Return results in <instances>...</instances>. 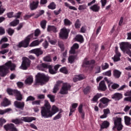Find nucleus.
<instances>
[{"label":"nucleus","mask_w":131,"mask_h":131,"mask_svg":"<svg viewBox=\"0 0 131 131\" xmlns=\"http://www.w3.org/2000/svg\"><path fill=\"white\" fill-rule=\"evenodd\" d=\"M40 109L42 118H50V117H52L53 115H55L56 113L59 112V108L55 105H53L51 107L48 100H45L44 106H41Z\"/></svg>","instance_id":"obj_1"},{"label":"nucleus","mask_w":131,"mask_h":131,"mask_svg":"<svg viewBox=\"0 0 131 131\" xmlns=\"http://www.w3.org/2000/svg\"><path fill=\"white\" fill-rule=\"evenodd\" d=\"M61 84H62V86L60 89L59 94L61 95H67L68 94V91H70L71 85L69 83H63L62 81H57L54 88H53V93L56 94L58 91H59V86H61Z\"/></svg>","instance_id":"obj_2"},{"label":"nucleus","mask_w":131,"mask_h":131,"mask_svg":"<svg viewBox=\"0 0 131 131\" xmlns=\"http://www.w3.org/2000/svg\"><path fill=\"white\" fill-rule=\"evenodd\" d=\"M16 68V64L12 63V61H9L5 64V66L0 67V75L1 76L4 77L7 75L10 69L11 71H14Z\"/></svg>","instance_id":"obj_3"},{"label":"nucleus","mask_w":131,"mask_h":131,"mask_svg":"<svg viewBox=\"0 0 131 131\" xmlns=\"http://www.w3.org/2000/svg\"><path fill=\"white\" fill-rule=\"evenodd\" d=\"M33 34H31L26 37L24 40L18 43V45L14 46L15 50H18V48H27L29 46V42L31 38H33Z\"/></svg>","instance_id":"obj_4"},{"label":"nucleus","mask_w":131,"mask_h":131,"mask_svg":"<svg viewBox=\"0 0 131 131\" xmlns=\"http://www.w3.org/2000/svg\"><path fill=\"white\" fill-rule=\"evenodd\" d=\"M36 80L38 83L45 84L46 82L49 81V77L46 76L44 74L38 73L36 76Z\"/></svg>","instance_id":"obj_5"},{"label":"nucleus","mask_w":131,"mask_h":131,"mask_svg":"<svg viewBox=\"0 0 131 131\" xmlns=\"http://www.w3.org/2000/svg\"><path fill=\"white\" fill-rule=\"evenodd\" d=\"M114 126L113 129L114 130L117 128V130H121L123 128V125L121 123V118L115 117L114 118Z\"/></svg>","instance_id":"obj_6"},{"label":"nucleus","mask_w":131,"mask_h":131,"mask_svg":"<svg viewBox=\"0 0 131 131\" xmlns=\"http://www.w3.org/2000/svg\"><path fill=\"white\" fill-rule=\"evenodd\" d=\"M100 103L99 104V108L103 109L106 108L108 106V104L111 102V100L108 99L107 97H103L100 99Z\"/></svg>","instance_id":"obj_7"},{"label":"nucleus","mask_w":131,"mask_h":131,"mask_svg":"<svg viewBox=\"0 0 131 131\" xmlns=\"http://www.w3.org/2000/svg\"><path fill=\"white\" fill-rule=\"evenodd\" d=\"M23 62L20 67V69H23V70H26L27 68L30 66V60L27 57H23Z\"/></svg>","instance_id":"obj_8"},{"label":"nucleus","mask_w":131,"mask_h":131,"mask_svg":"<svg viewBox=\"0 0 131 131\" xmlns=\"http://www.w3.org/2000/svg\"><path fill=\"white\" fill-rule=\"evenodd\" d=\"M69 30L65 28L61 29L59 33L60 38H62V39H66V38L68 37V34H69Z\"/></svg>","instance_id":"obj_9"},{"label":"nucleus","mask_w":131,"mask_h":131,"mask_svg":"<svg viewBox=\"0 0 131 131\" xmlns=\"http://www.w3.org/2000/svg\"><path fill=\"white\" fill-rule=\"evenodd\" d=\"M21 121L24 122H32V121L36 120V118L34 117H23L21 118Z\"/></svg>","instance_id":"obj_10"},{"label":"nucleus","mask_w":131,"mask_h":131,"mask_svg":"<svg viewBox=\"0 0 131 131\" xmlns=\"http://www.w3.org/2000/svg\"><path fill=\"white\" fill-rule=\"evenodd\" d=\"M29 53L31 54H35V55H37V57L40 56V55H42L43 52L40 48H37L35 49L31 50L29 51Z\"/></svg>","instance_id":"obj_11"},{"label":"nucleus","mask_w":131,"mask_h":131,"mask_svg":"<svg viewBox=\"0 0 131 131\" xmlns=\"http://www.w3.org/2000/svg\"><path fill=\"white\" fill-rule=\"evenodd\" d=\"M97 89L98 91H102L103 92H105V91L107 90V86L106 85V83H105V81H100Z\"/></svg>","instance_id":"obj_12"},{"label":"nucleus","mask_w":131,"mask_h":131,"mask_svg":"<svg viewBox=\"0 0 131 131\" xmlns=\"http://www.w3.org/2000/svg\"><path fill=\"white\" fill-rule=\"evenodd\" d=\"M108 88L110 91H112V90H116L119 88V84L117 83H113L112 82H110L108 84Z\"/></svg>","instance_id":"obj_13"},{"label":"nucleus","mask_w":131,"mask_h":131,"mask_svg":"<svg viewBox=\"0 0 131 131\" xmlns=\"http://www.w3.org/2000/svg\"><path fill=\"white\" fill-rule=\"evenodd\" d=\"M112 98L116 101H119V100L122 99V95L121 93H116L112 96Z\"/></svg>","instance_id":"obj_14"},{"label":"nucleus","mask_w":131,"mask_h":131,"mask_svg":"<svg viewBox=\"0 0 131 131\" xmlns=\"http://www.w3.org/2000/svg\"><path fill=\"white\" fill-rule=\"evenodd\" d=\"M77 106H78V104L76 103L72 104V106L70 107V112L69 116H71L73 112H74L76 110Z\"/></svg>","instance_id":"obj_15"},{"label":"nucleus","mask_w":131,"mask_h":131,"mask_svg":"<svg viewBox=\"0 0 131 131\" xmlns=\"http://www.w3.org/2000/svg\"><path fill=\"white\" fill-rule=\"evenodd\" d=\"M14 105L15 106V107H16V108H19V109H21V110H23V108H24L25 104L24 102L15 101Z\"/></svg>","instance_id":"obj_16"},{"label":"nucleus","mask_w":131,"mask_h":131,"mask_svg":"<svg viewBox=\"0 0 131 131\" xmlns=\"http://www.w3.org/2000/svg\"><path fill=\"white\" fill-rule=\"evenodd\" d=\"M79 48V46L77 43H74L70 51V53L72 55H74L75 54V50H77Z\"/></svg>","instance_id":"obj_17"},{"label":"nucleus","mask_w":131,"mask_h":131,"mask_svg":"<svg viewBox=\"0 0 131 131\" xmlns=\"http://www.w3.org/2000/svg\"><path fill=\"white\" fill-rule=\"evenodd\" d=\"M13 95H15V96H16V99L18 101H21V100H22V94H21L20 91L17 90H14V93Z\"/></svg>","instance_id":"obj_18"},{"label":"nucleus","mask_w":131,"mask_h":131,"mask_svg":"<svg viewBox=\"0 0 131 131\" xmlns=\"http://www.w3.org/2000/svg\"><path fill=\"white\" fill-rule=\"evenodd\" d=\"M38 4H39V2L37 1L36 2H33L32 3H31L30 6L31 10H35V9H37Z\"/></svg>","instance_id":"obj_19"},{"label":"nucleus","mask_w":131,"mask_h":131,"mask_svg":"<svg viewBox=\"0 0 131 131\" xmlns=\"http://www.w3.org/2000/svg\"><path fill=\"white\" fill-rule=\"evenodd\" d=\"M1 105L3 107H8V106L11 105V101L8 100V99L5 98L3 102H1Z\"/></svg>","instance_id":"obj_20"},{"label":"nucleus","mask_w":131,"mask_h":131,"mask_svg":"<svg viewBox=\"0 0 131 131\" xmlns=\"http://www.w3.org/2000/svg\"><path fill=\"white\" fill-rule=\"evenodd\" d=\"M90 10L93 11V12H99L100 11V6L98 5V4H95L90 7Z\"/></svg>","instance_id":"obj_21"},{"label":"nucleus","mask_w":131,"mask_h":131,"mask_svg":"<svg viewBox=\"0 0 131 131\" xmlns=\"http://www.w3.org/2000/svg\"><path fill=\"white\" fill-rule=\"evenodd\" d=\"M49 66L46 63H42L37 66V69L41 71H45V69H48Z\"/></svg>","instance_id":"obj_22"},{"label":"nucleus","mask_w":131,"mask_h":131,"mask_svg":"<svg viewBox=\"0 0 131 131\" xmlns=\"http://www.w3.org/2000/svg\"><path fill=\"white\" fill-rule=\"evenodd\" d=\"M15 127L13 124L10 123L4 126V127L6 130L11 131Z\"/></svg>","instance_id":"obj_23"},{"label":"nucleus","mask_w":131,"mask_h":131,"mask_svg":"<svg viewBox=\"0 0 131 131\" xmlns=\"http://www.w3.org/2000/svg\"><path fill=\"white\" fill-rule=\"evenodd\" d=\"M26 84H29V85H30V84H32L33 83V77L32 76H29L27 79L25 81Z\"/></svg>","instance_id":"obj_24"},{"label":"nucleus","mask_w":131,"mask_h":131,"mask_svg":"<svg viewBox=\"0 0 131 131\" xmlns=\"http://www.w3.org/2000/svg\"><path fill=\"white\" fill-rule=\"evenodd\" d=\"M103 113L104 114L100 116V118L101 119L106 118L107 117V115L110 114V110H109V108L104 109L103 110Z\"/></svg>","instance_id":"obj_25"},{"label":"nucleus","mask_w":131,"mask_h":131,"mask_svg":"<svg viewBox=\"0 0 131 131\" xmlns=\"http://www.w3.org/2000/svg\"><path fill=\"white\" fill-rule=\"evenodd\" d=\"M120 56H121L120 53H116L115 56L112 57L114 62H118V61H120Z\"/></svg>","instance_id":"obj_26"},{"label":"nucleus","mask_w":131,"mask_h":131,"mask_svg":"<svg viewBox=\"0 0 131 131\" xmlns=\"http://www.w3.org/2000/svg\"><path fill=\"white\" fill-rule=\"evenodd\" d=\"M103 96V94L101 93H97L95 96H94L93 98L92 99L93 102H98V100L99 99V98L102 97Z\"/></svg>","instance_id":"obj_27"},{"label":"nucleus","mask_w":131,"mask_h":131,"mask_svg":"<svg viewBox=\"0 0 131 131\" xmlns=\"http://www.w3.org/2000/svg\"><path fill=\"white\" fill-rule=\"evenodd\" d=\"M109 125H110V123H109V122L107 121H104V122H103L101 125V128H107L109 127Z\"/></svg>","instance_id":"obj_28"},{"label":"nucleus","mask_w":131,"mask_h":131,"mask_svg":"<svg viewBox=\"0 0 131 131\" xmlns=\"http://www.w3.org/2000/svg\"><path fill=\"white\" fill-rule=\"evenodd\" d=\"M120 48L122 51H124L125 49H127V42H122L120 45Z\"/></svg>","instance_id":"obj_29"},{"label":"nucleus","mask_w":131,"mask_h":131,"mask_svg":"<svg viewBox=\"0 0 131 131\" xmlns=\"http://www.w3.org/2000/svg\"><path fill=\"white\" fill-rule=\"evenodd\" d=\"M47 31L49 32L53 31V32H57V28L53 26H48L47 28Z\"/></svg>","instance_id":"obj_30"},{"label":"nucleus","mask_w":131,"mask_h":131,"mask_svg":"<svg viewBox=\"0 0 131 131\" xmlns=\"http://www.w3.org/2000/svg\"><path fill=\"white\" fill-rule=\"evenodd\" d=\"M75 39L76 41H79V42H83V37L81 35H77L76 36Z\"/></svg>","instance_id":"obj_31"},{"label":"nucleus","mask_w":131,"mask_h":131,"mask_svg":"<svg viewBox=\"0 0 131 131\" xmlns=\"http://www.w3.org/2000/svg\"><path fill=\"white\" fill-rule=\"evenodd\" d=\"M120 75H121V72L117 70H115L114 71V76L115 78H119L120 77Z\"/></svg>","instance_id":"obj_32"},{"label":"nucleus","mask_w":131,"mask_h":131,"mask_svg":"<svg viewBox=\"0 0 131 131\" xmlns=\"http://www.w3.org/2000/svg\"><path fill=\"white\" fill-rule=\"evenodd\" d=\"M19 20L18 19H15L9 24L10 26H12L13 27H15V26H17L19 24Z\"/></svg>","instance_id":"obj_33"},{"label":"nucleus","mask_w":131,"mask_h":131,"mask_svg":"<svg viewBox=\"0 0 131 131\" xmlns=\"http://www.w3.org/2000/svg\"><path fill=\"white\" fill-rule=\"evenodd\" d=\"M48 69L49 73H50V74H56V73H57L56 70L53 69V66H52L51 65H49L48 66Z\"/></svg>","instance_id":"obj_34"},{"label":"nucleus","mask_w":131,"mask_h":131,"mask_svg":"<svg viewBox=\"0 0 131 131\" xmlns=\"http://www.w3.org/2000/svg\"><path fill=\"white\" fill-rule=\"evenodd\" d=\"M83 63L85 64V65H90V64H94L95 61L94 60L90 61L87 58H85L84 59Z\"/></svg>","instance_id":"obj_35"},{"label":"nucleus","mask_w":131,"mask_h":131,"mask_svg":"<svg viewBox=\"0 0 131 131\" xmlns=\"http://www.w3.org/2000/svg\"><path fill=\"white\" fill-rule=\"evenodd\" d=\"M125 123L126 125L130 124V118L128 116L124 117Z\"/></svg>","instance_id":"obj_36"},{"label":"nucleus","mask_w":131,"mask_h":131,"mask_svg":"<svg viewBox=\"0 0 131 131\" xmlns=\"http://www.w3.org/2000/svg\"><path fill=\"white\" fill-rule=\"evenodd\" d=\"M69 62L70 63V64H72L73 62H74V60H75V56L73 55H70L69 58Z\"/></svg>","instance_id":"obj_37"},{"label":"nucleus","mask_w":131,"mask_h":131,"mask_svg":"<svg viewBox=\"0 0 131 131\" xmlns=\"http://www.w3.org/2000/svg\"><path fill=\"white\" fill-rule=\"evenodd\" d=\"M10 111H12V109L7 108L4 110H0V115H3L5 114V113H7V112H10Z\"/></svg>","instance_id":"obj_38"},{"label":"nucleus","mask_w":131,"mask_h":131,"mask_svg":"<svg viewBox=\"0 0 131 131\" xmlns=\"http://www.w3.org/2000/svg\"><path fill=\"white\" fill-rule=\"evenodd\" d=\"M38 45H39V41L36 40L30 43V47H36L37 46H38Z\"/></svg>","instance_id":"obj_39"},{"label":"nucleus","mask_w":131,"mask_h":131,"mask_svg":"<svg viewBox=\"0 0 131 131\" xmlns=\"http://www.w3.org/2000/svg\"><path fill=\"white\" fill-rule=\"evenodd\" d=\"M50 10H55L56 9V4L55 3L52 2L48 6Z\"/></svg>","instance_id":"obj_40"},{"label":"nucleus","mask_w":131,"mask_h":131,"mask_svg":"<svg viewBox=\"0 0 131 131\" xmlns=\"http://www.w3.org/2000/svg\"><path fill=\"white\" fill-rule=\"evenodd\" d=\"M63 22H64V24L66 26H70V25H71V24H72L71 21H70V20H69V19H68L67 18H65L63 20Z\"/></svg>","instance_id":"obj_41"},{"label":"nucleus","mask_w":131,"mask_h":131,"mask_svg":"<svg viewBox=\"0 0 131 131\" xmlns=\"http://www.w3.org/2000/svg\"><path fill=\"white\" fill-rule=\"evenodd\" d=\"M12 122L15 123V124H19V123H22V120H21V118L20 119H15L12 120Z\"/></svg>","instance_id":"obj_42"},{"label":"nucleus","mask_w":131,"mask_h":131,"mask_svg":"<svg viewBox=\"0 0 131 131\" xmlns=\"http://www.w3.org/2000/svg\"><path fill=\"white\" fill-rule=\"evenodd\" d=\"M61 113H62V111H60L56 116H55L53 118V120H57L58 119H60V118H61V117H62V114H61Z\"/></svg>","instance_id":"obj_43"},{"label":"nucleus","mask_w":131,"mask_h":131,"mask_svg":"<svg viewBox=\"0 0 131 131\" xmlns=\"http://www.w3.org/2000/svg\"><path fill=\"white\" fill-rule=\"evenodd\" d=\"M40 25H41V28H42V29H46V26L47 25V21H46L45 20H42L40 23Z\"/></svg>","instance_id":"obj_44"},{"label":"nucleus","mask_w":131,"mask_h":131,"mask_svg":"<svg viewBox=\"0 0 131 131\" xmlns=\"http://www.w3.org/2000/svg\"><path fill=\"white\" fill-rule=\"evenodd\" d=\"M103 75H104L105 76H108L110 77L111 75H112V73H111V71L109 70L105 72H103L102 73Z\"/></svg>","instance_id":"obj_45"},{"label":"nucleus","mask_w":131,"mask_h":131,"mask_svg":"<svg viewBox=\"0 0 131 131\" xmlns=\"http://www.w3.org/2000/svg\"><path fill=\"white\" fill-rule=\"evenodd\" d=\"M60 72L62 73H64V74H67L68 73V71H67V69L66 67H63L60 69Z\"/></svg>","instance_id":"obj_46"},{"label":"nucleus","mask_w":131,"mask_h":131,"mask_svg":"<svg viewBox=\"0 0 131 131\" xmlns=\"http://www.w3.org/2000/svg\"><path fill=\"white\" fill-rule=\"evenodd\" d=\"M47 97L50 99L51 102H55V96L54 95L49 94Z\"/></svg>","instance_id":"obj_47"},{"label":"nucleus","mask_w":131,"mask_h":131,"mask_svg":"<svg viewBox=\"0 0 131 131\" xmlns=\"http://www.w3.org/2000/svg\"><path fill=\"white\" fill-rule=\"evenodd\" d=\"M75 28H80L81 25L79 22V19H77L75 24Z\"/></svg>","instance_id":"obj_48"},{"label":"nucleus","mask_w":131,"mask_h":131,"mask_svg":"<svg viewBox=\"0 0 131 131\" xmlns=\"http://www.w3.org/2000/svg\"><path fill=\"white\" fill-rule=\"evenodd\" d=\"M108 68H109V64H108V63H104L102 64V70H105L106 69H108Z\"/></svg>","instance_id":"obj_49"},{"label":"nucleus","mask_w":131,"mask_h":131,"mask_svg":"<svg viewBox=\"0 0 131 131\" xmlns=\"http://www.w3.org/2000/svg\"><path fill=\"white\" fill-rule=\"evenodd\" d=\"M7 31L8 33V34H9V35H13V34H14V30H13L11 28L8 29Z\"/></svg>","instance_id":"obj_50"},{"label":"nucleus","mask_w":131,"mask_h":131,"mask_svg":"<svg viewBox=\"0 0 131 131\" xmlns=\"http://www.w3.org/2000/svg\"><path fill=\"white\" fill-rule=\"evenodd\" d=\"M7 92L9 95H14L15 93V90H13L11 89H8Z\"/></svg>","instance_id":"obj_51"},{"label":"nucleus","mask_w":131,"mask_h":131,"mask_svg":"<svg viewBox=\"0 0 131 131\" xmlns=\"http://www.w3.org/2000/svg\"><path fill=\"white\" fill-rule=\"evenodd\" d=\"M6 122H7V121L6 120V119L1 118H0V126H3V124H4V123H6Z\"/></svg>","instance_id":"obj_52"},{"label":"nucleus","mask_w":131,"mask_h":131,"mask_svg":"<svg viewBox=\"0 0 131 131\" xmlns=\"http://www.w3.org/2000/svg\"><path fill=\"white\" fill-rule=\"evenodd\" d=\"M86 9V6L85 5H80L78 7L79 11H82V10H85Z\"/></svg>","instance_id":"obj_53"},{"label":"nucleus","mask_w":131,"mask_h":131,"mask_svg":"<svg viewBox=\"0 0 131 131\" xmlns=\"http://www.w3.org/2000/svg\"><path fill=\"white\" fill-rule=\"evenodd\" d=\"M43 60L45 62H51L52 61V59H51L50 56H46L44 57Z\"/></svg>","instance_id":"obj_54"},{"label":"nucleus","mask_w":131,"mask_h":131,"mask_svg":"<svg viewBox=\"0 0 131 131\" xmlns=\"http://www.w3.org/2000/svg\"><path fill=\"white\" fill-rule=\"evenodd\" d=\"M42 46L45 49H47L48 47H49V43H48L47 40L42 43Z\"/></svg>","instance_id":"obj_55"},{"label":"nucleus","mask_w":131,"mask_h":131,"mask_svg":"<svg viewBox=\"0 0 131 131\" xmlns=\"http://www.w3.org/2000/svg\"><path fill=\"white\" fill-rule=\"evenodd\" d=\"M8 52L9 49H4L0 51V55H5V54H6V53H8Z\"/></svg>","instance_id":"obj_56"},{"label":"nucleus","mask_w":131,"mask_h":131,"mask_svg":"<svg viewBox=\"0 0 131 131\" xmlns=\"http://www.w3.org/2000/svg\"><path fill=\"white\" fill-rule=\"evenodd\" d=\"M90 87H86L85 89H84V94L86 95V94H89L90 92Z\"/></svg>","instance_id":"obj_57"},{"label":"nucleus","mask_w":131,"mask_h":131,"mask_svg":"<svg viewBox=\"0 0 131 131\" xmlns=\"http://www.w3.org/2000/svg\"><path fill=\"white\" fill-rule=\"evenodd\" d=\"M35 100V98L31 96H29L26 100L27 102H28V101H34Z\"/></svg>","instance_id":"obj_58"},{"label":"nucleus","mask_w":131,"mask_h":131,"mask_svg":"<svg viewBox=\"0 0 131 131\" xmlns=\"http://www.w3.org/2000/svg\"><path fill=\"white\" fill-rule=\"evenodd\" d=\"M101 6L104 8L107 4V0H101Z\"/></svg>","instance_id":"obj_59"},{"label":"nucleus","mask_w":131,"mask_h":131,"mask_svg":"<svg viewBox=\"0 0 131 131\" xmlns=\"http://www.w3.org/2000/svg\"><path fill=\"white\" fill-rule=\"evenodd\" d=\"M40 34V30L38 29H37L35 31V36H38Z\"/></svg>","instance_id":"obj_60"},{"label":"nucleus","mask_w":131,"mask_h":131,"mask_svg":"<svg viewBox=\"0 0 131 131\" xmlns=\"http://www.w3.org/2000/svg\"><path fill=\"white\" fill-rule=\"evenodd\" d=\"M13 15H14V12H9L7 14V17L8 18H13V17H14Z\"/></svg>","instance_id":"obj_61"},{"label":"nucleus","mask_w":131,"mask_h":131,"mask_svg":"<svg viewBox=\"0 0 131 131\" xmlns=\"http://www.w3.org/2000/svg\"><path fill=\"white\" fill-rule=\"evenodd\" d=\"M73 80L74 82H76V81L80 80L78 75L75 76L73 79Z\"/></svg>","instance_id":"obj_62"},{"label":"nucleus","mask_w":131,"mask_h":131,"mask_svg":"<svg viewBox=\"0 0 131 131\" xmlns=\"http://www.w3.org/2000/svg\"><path fill=\"white\" fill-rule=\"evenodd\" d=\"M40 101L39 100H36L32 102V105H40Z\"/></svg>","instance_id":"obj_63"},{"label":"nucleus","mask_w":131,"mask_h":131,"mask_svg":"<svg viewBox=\"0 0 131 131\" xmlns=\"http://www.w3.org/2000/svg\"><path fill=\"white\" fill-rule=\"evenodd\" d=\"M9 46H10V44L9 43H4L3 45H2L1 49H6V48H8V47H9Z\"/></svg>","instance_id":"obj_64"}]
</instances>
